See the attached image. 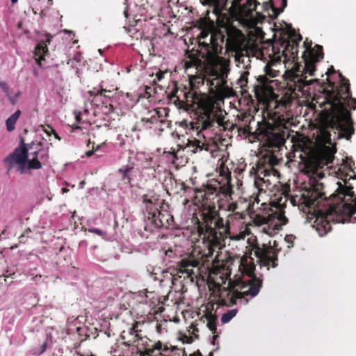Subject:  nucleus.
<instances>
[{
	"mask_svg": "<svg viewBox=\"0 0 356 356\" xmlns=\"http://www.w3.org/2000/svg\"><path fill=\"white\" fill-rule=\"evenodd\" d=\"M354 162L351 159L347 158L336 172L337 177L343 181V184L337 182L338 188L336 192L327 198L325 193L323 191V183L316 181L312 184V191L308 192V204H320L323 200L325 207L316 211V220L314 227L319 236H323L331 230V222L346 223L356 222V217L353 216L356 213V194L353 191V186L348 184L350 179H356V175L353 165Z\"/></svg>",
	"mask_w": 356,
	"mask_h": 356,
	"instance_id": "f257e3e1",
	"label": "nucleus"
},
{
	"mask_svg": "<svg viewBox=\"0 0 356 356\" xmlns=\"http://www.w3.org/2000/svg\"><path fill=\"white\" fill-rule=\"evenodd\" d=\"M324 54L323 47L316 44L314 48L309 47L305 49L302 58L305 65L302 67L298 63H296L291 71L288 73L286 77V86L282 97L274 92V86L277 85L274 78L277 76L278 72L266 65L264 68L265 74L260 75L257 78L258 83L254 86L253 91L258 102L270 108L273 105L274 108L284 107L288 109L293 99L298 97V92H303L304 88L311 85L315 80L307 81L305 74L314 76L316 71V63L323 58Z\"/></svg>",
	"mask_w": 356,
	"mask_h": 356,
	"instance_id": "f03ea898",
	"label": "nucleus"
},
{
	"mask_svg": "<svg viewBox=\"0 0 356 356\" xmlns=\"http://www.w3.org/2000/svg\"><path fill=\"white\" fill-rule=\"evenodd\" d=\"M335 73L337 71L333 66H331L326 72L327 77ZM337 73L340 78L339 84L335 86L334 82L327 78L330 89H323L322 95L314 97V100L320 108H323L327 104L330 105L328 109L324 108L321 113L326 128L334 131L337 139L350 140L355 133V129L351 113L348 108L356 109V99L352 97L348 79L339 71Z\"/></svg>",
	"mask_w": 356,
	"mask_h": 356,
	"instance_id": "7ed1b4c3",
	"label": "nucleus"
},
{
	"mask_svg": "<svg viewBox=\"0 0 356 356\" xmlns=\"http://www.w3.org/2000/svg\"><path fill=\"white\" fill-rule=\"evenodd\" d=\"M237 218H241L242 214L241 213L229 214L225 220L220 216L215 204L205 207L201 214L202 221L197 219V228L200 235L203 237L207 248L200 252L201 260L190 257L182 259L179 264L181 271L189 273L193 270V268L197 267L200 263L202 265L210 261L213 263L216 259V257L214 259L212 258L216 248L225 245V240L230 235V221Z\"/></svg>",
	"mask_w": 356,
	"mask_h": 356,
	"instance_id": "20e7f679",
	"label": "nucleus"
},
{
	"mask_svg": "<svg viewBox=\"0 0 356 356\" xmlns=\"http://www.w3.org/2000/svg\"><path fill=\"white\" fill-rule=\"evenodd\" d=\"M242 37L241 31L232 25H225L221 29L211 32L209 43H200L205 52L198 50L195 53L186 52L187 56L184 61L185 70L195 67L197 72H213L225 60L220 56L224 45L227 51H234L240 45Z\"/></svg>",
	"mask_w": 356,
	"mask_h": 356,
	"instance_id": "39448f33",
	"label": "nucleus"
},
{
	"mask_svg": "<svg viewBox=\"0 0 356 356\" xmlns=\"http://www.w3.org/2000/svg\"><path fill=\"white\" fill-rule=\"evenodd\" d=\"M263 107L267 111L268 120L258 122L257 128L253 133L250 125L245 126L243 131L244 134L262 142V149L266 152L264 160L273 167L279 164L282 155L280 152L289 137V118L280 113L279 109L286 111L284 107L275 108L273 105L268 109L265 106Z\"/></svg>",
	"mask_w": 356,
	"mask_h": 356,
	"instance_id": "423d86ee",
	"label": "nucleus"
},
{
	"mask_svg": "<svg viewBox=\"0 0 356 356\" xmlns=\"http://www.w3.org/2000/svg\"><path fill=\"white\" fill-rule=\"evenodd\" d=\"M239 268L243 274L249 278L246 280H238L234 282L229 280L228 288H223L219 294L218 304L220 305L231 306L236 304L237 300H243L247 303L249 299L255 297L262 286V280L254 275L255 265L247 257L241 259Z\"/></svg>",
	"mask_w": 356,
	"mask_h": 356,
	"instance_id": "0eeeda50",
	"label": "nucleus"
},
{
	"mask_svg": "<svg viewBox=\"0 0 356 356\" xmlns=\"http://www.w3.org/2000/svg\"><path fill=\"white\" fill-rule=\"evenodd\" d=\"M208 108H204L198 117L191 122L192 129H196L198 138H194L188 140L185 149L188 152L195 154L199 152H211V145L208 143L202 131L213 128L216 125L221 130H231L234 127L233 123L227 121L222 115L220 114V109L215 105L214 100L211 98L208 103Z\"/></svg>",
	"mask_w": 356,
	"mask_h": 356,
	"instance_id": "6e6552de",
	"label": "nucleus"
},
{
	"mask_svg": "<svg viewBox=\"0 0 356 356\" xmlns=\"http://www.w3.org/2000/svg\"><path fill=\"white\" fill-rule=\"evenodd\" d=\"M168 98L175 105L184 108L187 111L194 112L197 118L205 107L208 108V103L211 97L206 93L191 90L186 91L175 86L169 93Z\"/></svg>",
	"mask_w": 356,
	"mask_h": 356,
	"instance_id": "1a4fd4ad",
	"label": "nucleus"
},
{
	"mask_svg": "<svg viewBox=\"0 0 356 356\" xmlns=\"http://www.w3.org/2000/svg\"><path fill=\"white\" fill-rule=\"evenodd\" d=\"M31 147H27L24 138L20 139V145L9 154L4 160L6 163L17 164L22 173L26 168L29 170H38L42 168L41 161H47L48 154L44 151H34L29 153Z\"/></svg>",
	"mask_w": 356,
	"mask_h": 356,
	"instance_id": "9d476101",
	"label": "nucleus"
},
{
	"mask_svg": "<svg viewBox=\"0 0 356 356\" xmlns=\"http://www.w3.org/2000/svg\"><path fill=\"white\" fill-rule=\"evenodd\" d=\"M143 216L145 221L154 228L168 227L171 225L172 216L166 210H161L159 195L156 194H145L142 197Z\"/></svg>",
	"mask_w": 356,
	"mask_h": 356,
	"instance_id": "9b49d317",
	"label": "nucleus"
},
{
	"mask_svg": "<svg viewBox=\"0 0 356 356\" xmlns=\"http://www.w3.org/2000/svg\"><path fill=\"white\" fill-rule=\"evenodd\" d=\"M301 40V35L296 33L295 30H292L289 34H284L278 41L273 43V52L279 58L283 57L284 60H291L293 62H297L298 45Z\"/></svg>",
	"mask_w": 356,
	"mask_h": 356,
	"instance_id": "f8f14e48",
	"label": "nucleus"
},
{
	"mask_svg": "<svg viewBox=\"0 0 356 356\" xmlns=\"http://www.w3.org/2000/svg\"><path fill=\"white\" fill-rule=\"evenodd\" d=\"M220 175H225V183L221 184L216 180H212L207 185H203L202 188L197 190V192L202 193L204 195H207L208 199L209 198V196L215 195V196L218 197V199L224 197L227 200H232L234 191L233 186L231 183V172L229 171L228 168L226 169V171L222 168L220 170Z\"/></svg>",
	"mask_w": 356,
	"mask_h": 356,
	"instance_id": "ddd939ff",
	"label": "nucleus"
},
{
	"mask_svg": "<svg viewBox=\"0 0 356 356\" xmlns=\"http://www.w3.org/2000/svg\"><path fill=\"white\" fill-rule=\"evenodd\" d=\"M277 243L276 241H274L273 245L266 244H262L260 246L257 244L253 246V250L254 255L259 259V264L261 266H266L267 269H269V266H271L273 268H275L277 266V253L279 250L277 249Z\"/></svg>",
	"mask_w": 356,
	"mask_h": 356,
	"instance_id": "4468645a",
	"label": "nucleus"
},
{
	"mask_svg": "<svg viewBox=\"0 0 356 356\" xmlns=\"http://www.w3.org/2000/svg\"><path fill=\"white\" fill-rule=\"evenodd\" d=\"M133 346L136 347L137 352L141 356H159V353L162 349V341H158L153 343L147 336H143L141 333Z\"/></svg>",
	"mask_w": 356,
	"mask_h": 356,
	"instance_id": "2eb2a0df",
	"label": "nucleus"
},
{
	"mask_svg": "<svg viewBox=\"0 0 356 356\" xmlns=\"http://www.w3.org/2000/svg\"><path fill=\"white\" fill-rule=\"evenodd\" d=\"M140 325V322L136 321L127 330H124L121 332L120 338L123 340L124 346L130 347L136 343L140 334L142 333V330L138 328Z\"/></svg>",
	"mask_w": 356,
	"mask_h": 356,
	"instance_id": "dca6fc26",
	"label": "nucleus"
},
{
	"mask_svg": "<svg viewBox=\"0 0 356 356\" xmlns=\"http://www.w3.org/2000/svg\"><path fill=\"white\" fill-rule=\"evenodd\" d=\"M287 6V0H269L268 2H264L262 4L263 10L268 12L270 10L272 14L268 13L272 19L276 18L282 13Z\"/></svg>",
	"mask_w": 356,
	"mask_h": 356,
	"instance_id": "f3484780",
	"label": "nucleus"
},
{
	"mask_svg": "<svg viewBox=\"0 0 356 356\" xmlns=\"http://www.w3.org/2000/svg\"><path fill=\"white\" fill-rule=\"evenodd\" d=\"M218 68H215V71L213 72H197L195 75L189 76V83L191 86V91H196L195 88H197L200 85L204 84V81L206 80V77L207 75H217Z\"/></svg>",
	"mask_w": 356,
	"mask_h": 356,
	"instance_id": "a211bd4d",
	"label": "nucleus"
},
{
	"mask_svg": "<svg viewBox=\"0 0 356 356\" xmlns=\"http://www.w3.org/2000/svg\"><path fill=\"white\" fill-rule=\"evenodd\" d=\"M334 153L330 149L321 153L316 159L315 165L316 171L318 169L323 168L325 166L329 168V165L333 163L334 159Z\"/></svg>",
	"mask_w": 356,
	"mask_h": 356,
	"instance_id": "6ab92c4d",
	"label": "nucleus"
},
{
	"mask_svg": "<svg viewBox=\"0 0 356 356\" xmlns=\"http://www.w3.org/2000/svg\"><path fill=\"white\" fill-rule=\"evenodd\" d=\"M184 348H178L169 343L162 342V349L159 353V356H186Z\"/></svg>",
	"mask_w": 356,
	"mask_h": 356,
	"instance_id": "aec40b11",
	"label": "nucleus"
},
{
	"mask_svg": "<svg viewBox=\"0 0 356 356\" xmlns=\"http://www.w3.org/2000/svg\"><path fill=\"white\" fill-rule=\"evenodd\" d=\"M259 3L257 0H235L234 5L238 6L241 13L252 15Z\"/></svg>",
	"mask_w": 356,
	"mask_h": 356,
	"instance_id": "412c9836",
	"label": "nucleus"
},
{
	"mask_svg": "<svg viewBox=\"0 0 356 356\" xmlns=\"http://www.w3.org/2000/svg\"><path fill=\"white\" fill-rule=\"evenodd\" d=\"M48 53V48L44 41H41L36 46L34 51V56L36 63L42 67H45L43 62L45 60L44 56Z\"/></svg>",
	"mask_w": 356,
	"mask_h": 356,
	"instance_id": "4be33fe9",
	"label": "nucleus"
},
{
	"mask_svg": "<svg viewBox=\"0 0 356 356\" xmlns=\"http://www.w3.org/2000/svg\"><path fill=\"white\" fill-rule=\"evenodd\" d=\"M88 93L90 97H104L105 99H111L114 97L116 92L113 90H107L104 88L102 86L99 89L94 88L92 90H89Z\"/></svg>",
	"mask_w": 356,
	"mask_h": 356,
	"instance_id": "5701e85b",
	"label": "nucleus"
},
{
	"mask_svg": "<svg viewBox=\"0 0 356 356\" xmlns=\"http://www.w3.org/2000/svg\"><path fill=\"white\" fill-rule=\"evenodd\" d=\"M218 207L219 210H226L228 211L233 212L232 214L236 213V210L238 208V204L236 202H233V199L232 200H227L224 197H220V199H218Z\"/></svg>",
	"mask_w": 356,
	"mask_h": 356,
	"instance_id": "b1692460",
	"label": "nucleus"
},
{
	"mask_svg": "<svg viewBox=\"0 0 356 356\" xmlns=\"http://www.w3.org/2000/svg\"><path fill=\"white\" fill-rule=\"evenodd\" d=\"M151 115L149 118H143L142 121L150 124H156L158 122H162L163 117L162 111L159 108L154 109L151 113Z\"/></svg>",
	"mask_w": 356,
	"mask_h": 356,
	"instance_id": "393cba45",
	"label": "nucleus"
},
{
	"mask_svg": "<svg viewBox=\"0 0 356 356\" xmlns=\"http://www.w3.org/2000/svg\"><path fill=\"white\" fill-rule=\"evenodd\" d=\"M133 170V167L129 165L123 166L118 169V172L122 177V181L125 184L131 183L132 178L131 177V172Z\"/></svg>",
	"mask_w": 356,
	"mask_h": 356,
	"instance_id": "a878e982",
	"label": "nucleus"
},
{
	"mask_svg": "<svg viewBox=\"0 0 356 356\" xmlns=\"http://www.w3.org/2000/svg\"><path fill=\"white\" fill-rule=\"evenodd\" d=\"M204 317L207 320V325L209 329L212 332V333L215 334L217 332V316L215 314H213L211 312H207Z\"/></svg>",
	"mask_w": 356,
	"mask_h": 356,
	"instance_id": "bb28decb",
	"label": "nucleus"
},
{
	"mask_svg": "<svg viewBox=\"0 0 356 356\" xmlns=\"http://www.w3.org/2000/svg\"><path fill=\"white\" fill-rule=\"evenodd\" d=\"M21 111L17 110L13 115H11L6 120V129L8 131H12L15 128V124L21 115Z\"/></svg>",
	"mask_w": 356,
	"mask_h": 356,
	"instance_id": "cd10ccee",
	"label": "nucleus"
},
{
	"mask_svg": "<svg viewBox=\"0 0 356 356\" xmlns=\"http://www.w3.org/2000/svg\"><path fill=\"white\" fill-rule=\"evenodd\" d=\"M218 74L216 78L213 79L211 81L207 80L210 83V88L211 90L216 89V90H220L225 85V81L223 79V78H219L218 76Z\"/></svg>",
	"mask_w": 356,
	"mask_h": 356,
	"instance_id": "c85d7f7f",
	"label": "nucleus"
},
{
	"mask_svg": "<svg viewBox=\"0 0 356 356\" xmlns=\"http://www.w3.org/2000/svg\"><path fill=\"white\" fill-rule=\"evenodd\" d=\"M237 309H234L228 311L227 312L222 314L221 317V321L222 323H227L229 322L236 314Z\"/></svg>",
	"mask_w": 356,
	"mask_h": 356,
	"instance_id": "c756f323",
	"label": "nucleus"
},
{
	"mask_svg": "<svg viewBox=\"0 0 356 356\" xmlns=\"http://www.w3.org/2000/svg\"><path fill=\"white\" fill-rule=\"evenodd\" d=\"M42 127H43V131L47 134V136H51V134H53L56 139H57L58 140H61L60 137L56 132L55 129L52 127V126H51L49 124H47L46 126H42Z\"/></svg>",
	"mask_w": 356,
	"mask_h": 356,
	"instance_id": "7c9ffc66",
	"label": "nucleus"
},
{
	"mask_svg": "<svg viewBox=\"0 0 356 356\" xmlns=\"http://www.w3.org/2000/svg\"><path fill=\"white\" fill-rule=\"evenodd\" d=\"M82 54L81 52H76L75 54H74L73 57L72 58H70L68 59L67 62V65H70L71 66H74V62L76 63H79L82 60Z\"/></svg>",
	"mask_w": 356,
	"mask_h": 356,
	"instance_id": "2f4dec72",
	"label": "nucleus"
},
{
	"mask_svg": "<svg viewBox=\"0 0 356 356\" xmlns=\"http://www.w3.org/2000/svg\"><path fill=\"white\" fill-rule=\"evenodd\" d=\"M210 33V31L207 29H202L199 35V36L197 37L198 40H199V46L201 47L200 46V43L201 42H204V39H205L206 38L208 37V35H209Z\"/></svg>",
	"mask_w": 356,
	"mask_h": 356,
	"instance_id": "473e14b6",
	"label": "nucleus"
},
{
	"mask_svg": "<svg viewBox=\"0 0 356 356\" xmlns=\"http://www.w3.org/2000/svg\"><path fill=\"white\" fill-rule=\"evenodd\" d=\"M145 95L147 98H149L152 97L156 92V88L152 86H145Z\"/></svg>",
	"mask_w": 356,
	"mask_h": 356,
	"instance_id": "72a5a7b5",
	"label": "nucleus"
},
{
	"mask_svg": "<svg viewBox=\"0 0 356 356\" xmlns=\"http://www.w3.org/2000/svg\"><path fill=\"white\" fill-rule=\"evenodd\" d=\"M321 134L326 143L331 144V134L326 129L321 130Z\"/></svg>",
	"mask_w": 356,
	"mask_h": 356,
	"instance_id": "f704fd0d",
	"label": "nucleus"
},
{
	"mask_svg": "<svg viewBox=\"0 0 356 356\" xmlns=\"http://www.w3.org/2000/svg\"><path fill=\"white\" fill-rule=\"evenodd\" d=\"M202 4L216 8L219 4V0H204Z\"/></svg>",
	"mask_w": 356,
	"mask_h": 356,
	"instance_id": "c9c22d12",
	"label": "nucleus"
},
{
	"mask_svg": "<svg viewBox=\"0 0 356 356\" xmlns=\"http://www.w3.org/2000/svg\"><path fill=\"white\" fill-rule=\"evenodd\" d=\"M88 232L90 233L96 234L103 236V237L106 236V232H104L102 229H97V228H90V229H88Z\"/></svg>",
	"mask_w": 356,
	"mask_h": 356,
	"instance_id": "e433bc0d",
	"label": "nucleus"
},
{
	"mask_svg": "<svg viewBox=\"0 0 356 356\" xmlns=\"http://www.w3.org/2000/svg\"><path fill=\"white\" fill-rule=\"evenodd\" d=\"M296 238V237L292 234L286 235L284 238L285 241L289 243L288 245L289 248L293 246V240Z\"/></svg>",
	"mask_w": 356,
	"mask_h": 356,
	"instance_id": "4c0bfd02",
	"label": "nucleus"
},
{
	"mask_svg": "<svg viewBox=\"0 0 356 356\" xmlns=\"http://www.w3.org/2000/svg\"><path fill=\"white\" fill-rule=\"evenodd\" d=\"M100 147H101V145H96V147H94V145H92V149L87 151L86 152V156L87 157L91 156L92 155H93L95 154V152H97L99 150Z\"/></svg>",
	"mask_w": 356,
	"mask_h": 356,
	"instance_id": "58836bf2",
	"label": "nucleus"
},
{
	"mask_svg": "<svg viewBox=\"0 0 356 356\" xmlns=\"http://www.w3.org/2000/svg\"><path fill=\"white\" fill-rule=\"evenodd\" d=\"M180 339L182 341L183 343H191L193 341V337L191 336L184 335Z\"/></svg>",
	"mask_w": 356,
	"mask_h": 356,
	"instance_id": "ea45409f",
	"label": "nucleus"
},
{
	"mask_svg": "<svg viewBox=\"0 0 356 356\" xmlns=\"http://www.w3.org/2000/svg\"><path fill=\"white\" fill-rule=\"evenodd\" d=\"M262 231L265 233H266L268 235H272L274 232H275V229H270V227L267 225H265L263 228H262Z\"/></svg>",
	"mask_w": 356,
	"mask_h": 356,
	"instance_id": "a19ab883",
	"label": "nucleus"
},
{
	"mask_svg": "<svg viewBox=\"0 0 356 356\" xmlns=\"http://www.w3.org/2000/svg\"><path fill=\"white\" fill-rule=\"evenodd\" d=\"M278 220L280 221L282 225H286L288 222V218L282 213L278 216Z\"/></svg>",
	"mask_w": 356,
	"mask_h": 356,
	"instance_id": "79ce46f5",
	"label": "nucleus"
},
{
	"mask_svg": "<svg viewBox=\"0 0 356 356\" xmlns=\"http://www.w3.org/2000/svg\"><path fill=\"white\" fill-rule=\"evenodd\" d=\"M166 73V72H163L161 70H159L156 73V80L157 81H161L163 76H164V74Z\"/></svg>",
	"mask_w": 356,
	"mask_h": 356,
	"instance_id": "37998d69",
	"label": "nucleus"
},
{
	"mask_svg": "<svg viewBox=\"0 0 356 356\" xmlns=\"http://www.w3.org/2000/svg\"><path fill=\"white\" fill-rule=\"evenodd\" d=\"M0 88L5 92H8L9 90V87L8 84L4 81H0Z\"/></svg>",
	"mask_w": 356,
	"mask_h": 356,
	"instance_id": "c03bdc74",
	"label": "nucleus"
},
{
	"mask_svg": "<svg viewBox=\"0 0 356 356\" xmlns=\"http://www.w3.org/2000/svg\"><path fill=\"white\" fill-rule=\"evenodd\" d=\"M199 188H195V195L197 197H200L202 198V201H205V200H208V197L207 195H204L202 193H197V190H198Z\"/></svg>",
	"mask_w": 356,
	"mask_h": 356,
	"instance_id": "a18cd8bd",
	"label": "nucleus"
},
{
	"mask_svg": "<svg viewBox=\"0 0 356 356\" xmlns=\"http://www.w3.org/2000/svg\"><path fill=\"white\" fill-rule=\"evenodd\" d=\"M164 154H167L168 155L172 156L173 159H177V153L175 152V149H173L172 151H170V152L165 151Z\"/></svg>",
	"mask_w": 356,
	"mask_h": 356,
	"instance_id": "49530a36",
	"label": "nucleus"
},
{
	"mask_svg": "<svg viewBox=\"0 0 356 356\" xmlns=\"http://www.w3.org/2000/svg\"><path fill=\"white\" fill-rule=\"evenodd\" d=\"M240 81L242 82L241 86H244V84L243 83V82H245V83H248V77H247V74H246V73H244V74L241 76Z\"/></svg>",
	"mask_w": 356,
	"mask_h": 356,
	"instance_id": "de8ad7c7",
	"label": "nucleus"
},
{
	"mask_svg": "<svg viewBox=\"0 0 356 356\" xmlns=\"http://www.w3.org/2000/svg\"><path fill=\"white\" fill-rule=\"evenodd\" d=\"M46 350H47V342H44L41 345L40 350L38 352V353L40 355V354L43 353L44 352H45Z\"/></svg>",
	"mask_w": 356,
	"mask_h": 356,
	"instance_id": "09e8293b",
	"label": "nucleus"
},
{
	"mask_svg": "<svg viewBox=\"0 0 356 356\" xmlns=\"http://www.w3.org/2000/svg\"><path fill=\"white\" fill-rule=\"evenodd\" d=\"M244 118H245V119H243V120H244L245 122H250V120H251V119H253L254 118H253V117H252V116H250V115H249V116L245 117Z\"/></svg>",
	"mask_w": 356,
	"mask_h": 356,
	"instance_id": "8fccbe9b",
	"label": "nucleus"
},
{
	"mask_svg": "<svg viewBox=\"0 0 356 356\" xmlns=\"http://www.w3.org/2000/svg\"><path fill=\"white\" fill-rule=\"evenodd\" d=\"M124 15L125 16L126 18H128L129 17V13H128V10L127 9H126L124 11Z\"/></svg>",
	"mask_w": 356,
	"mask_h": 356,
	"instance_id": "3c124183",
	"label": "nucleus"
},
{
	"mask_svg": "<svg viewBox=\"0 0 356 356\" xmlns=\"http://www.w3.org/2000/svg\"><path fill=\"white\" fill-rule=\"evenodd\" d=\"M25 236V233L22 234L20 236H19V240L20 241L22 242L23 238H24Z\"/></svg>",
	"mask_w": 356,
	"mask_h": 356,
	"instance_id": "603ef678",
	"label": "nucleus"
},
{
	"mask_svg": "<svg viewBox=\"0 0 356 356\" xmlns=\"http://www.w3.org/2000/svg\"><path fill=\"white\" fill-rule=\"evenodd\" d=\"M76 121H77V122H80V121H81V118H80V116H79V115H76Z\"/></svg>",
	"mask_w": 356,
	"mask_h": 356,
	"instance_id": "864d4df0",
	"label": "nucleus"
},
{
	"mask_svg": "<svg viewBox=\"0 0 356 356\" xmlns=\"http://www.w3.org/2000/svg\"><path fill=\"white\" fill-rule=\"evenodd\" d=\"M109 106H110V108H109V111H113V106L111 104H109Z\"/></svg>",
	"mask_w": 356,
	"mask_h": 356,
	"instance_id": "5fc2aeb1",
	"label": "nucleus"
},
{
	"mask_svg": "<svg viewBox=\"0 0 356 356\" xmlns=\"http://www.w3.org/2000/svg\"><path fill=\"white\" fill-rule=\"evenodd\" d=\"M318 177L321 178L323 177V173L320 172V173H318Z\"/></svg>",
	"mask_w": 356,
	"mask_h": 356,
	"instance_id": "6e6d98bb",
	"label": "nucleus"
},
{
	"mask_svg": "<svg viewBox=\"0 0 356 356\" xmlns=\"http://www.w3.org/2000/svg\"><path fill=\"white\" fill-rule=\"evenodd\" d=\"M63 193H66L68 191V190L67 188H63Z\"/></svg>",
	"mask_w": 356,
	"mask_h": 356,
	"instance_id": "4d7b16f0",
	"label": "nucleus"
},
{
	"mask_svg": "<svg viewBox=\"0 0 356 356\" xmlns=\"http://www.w3.org/2000/svg\"><path fill=\"white\" fill-rule=\"evenodd\" d=\"M218 335H213V340H216L218 338Z\"/></svg>",
	"mask_w": 356,
	"mask_h": 356,
	"instance_id": "13d9d810",
	"label": "nucleus"
},
{
	"mask_svg": "<svg viewBox=\"0 0 356 356\" xmlns=\"http://www.w3.org/2000/svg\"><path fill=\"white\" fill-rule=\"evenodd\" d=\"M17 1H18V0H11V2H12L13 3H17Z\"/></svg>",
	"mask_w": 356,
	"mask_h": 356,
	"instance_id": "bf43d9fd",
	"label": "nucleus"
},
{
	"mask_svg": "<svg viewBox=\"0 0 356 356\" xmlns=\"http://www.w3.org/2000/svg\"><path fill=\"white\" fill-rule=\"evenodd\" d=\"M182 188L184 190H186V186H185V184L184 183L182 184Z\"/></svg>",
	"mask_w": 356,
	"mask_h": 356,
	"instance_id": "052dcab7",
	"label": "nucleus"
},
{
	"mask_svg": "<svg viewBox=\"0 0 356 356\" xmlns=\"http://www.w3.org/2000/svg\"><path fill=\"white\" fill-rule=\"evenodd\" d=\"M209 356H213V353H209Z\"/></svg>",
	"mask_w": 356,
	"mask_h": 356,
	"instance_id": "680f3d73",
	"label": "nucleus"
},
{
	"mask_svg": "<svg viewBox=\"0 0 356 356\" xmlns=\"http://www.w3.org/2000/svg\"><path fill=\"white\" fill-rule=\"evenodd\" d=\"M190 356H192V355H190Z\"/></svg>",
	"mask_w": 356,
	"mask_h": 356,
	"instance_id": "e2e57ef3",
	"label": "nucleus"
}]
</instances>
